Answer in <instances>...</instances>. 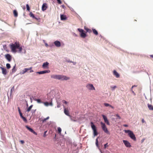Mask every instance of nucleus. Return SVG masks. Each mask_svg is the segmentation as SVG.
Listing matches in <instances>:
<instances>
[{"label": "nucleus", "mask_w": 153, "mask_h": 153, "mask_svg": "<svg viewBox=\"0 0 153 153\" xmlns=\"http://www.w3.org/2000/svg\"><path fill=\"white\" fill-rule=\"evenodd\" d=\"M10 47L12 52L16 53L17 52H21L22 50V48L20 46L19 42H15L14 43H12L10 45Z\"/></svg>", "instance_id": "1"}, {"label": "nucleus", "mask_w": 153, "mask_h": 153, "mask_svg": "<svg viewBox=\"0 0 153 153\" xmlns=\"http://www.w3.org/2000/svg\"><path fill=\"white\" fill-rule=\"evenodd\" d=\"M51 78L61 80H67L70 79L69 77L62 75H52L51 76Z\"/></svg>", "instance_id": "2"}, {"label": "nucleus", "mask_w": 153, "mask_h": 153, "mask_svg": "<svg viewBox=\"0 0 153 153\" xmlns=\"http://www.w3.org/2000/svg\"><path fill=\"white\" fill-rule=\"evenodd\" d=\"M124 131L126 133H128L129 136L134 141L136 140L135 135L132 131L129 130H125Z\"/></svg>", "instance_id": "3"}, {"label": "nucleus", "mask_w": 153, "mask_h": 153, "mask_svg": "<svg viewBox=\"0 0 153 153\" xmlns=\"http://www.w3.org/2000/svg\"><path fill=\"white\" fill-rule=\"evenodd\" d=\"M91 126L92 129L93 131V134L94 136H97L98 134V133L97 131L96 127L94 125L92 122L91 123Z\"/></svg>", "instance_id": "4"}, {"label": "nucleus", "mask_w": 153, "mask_h": 153, "mask_svg": "<svg viewBox=\"0 0 153 153\" xmlns=\"http://www.w3.org/2000/svg\"><path fill=\"white\" fill-rule=\"evenodd\" d=\"M100 124L101 125V127L102 129L106 133L108 134L109 133V131L106 128V127L104 123L102 122H101Z\"/></svg>", "instance_id": "5"}, {"label": "nucleus", "mask_w": 153, "mask_h": 153, "mask_svg": "<svg viewBox=\"0 0 153 153\" xmlns=\"http://www.w3.org/2000/svg\"><path fill=\"white\" fill-rule=\"evenodd\" d=\"M86 87L88 89L90 90H95V88L93 86V85L91 84H88L86 86Z\"/></svg>", "instance_id": "6"}, {"label": "nucleus", "mask_w": 153, "mask_h": 153, "mask_svg": "<svg viewBox=\"0 0 153 153\" xmlns=\"http://www.w3.org/2000/svg\"><path fill=\"white\" fill-rule=\"evenodd\" d=\"M123 142L125 146L127 147H131V145L130 143L127 140H123Z\"/></svg>", "instance_id": "7"}, {"label": "nucleus", "mask_w": 153, "mask_h": 153, "mask_svg": "<svg viewBox=\"0 0 153 153\" xmlns=\"http://www.w3.org/2000/svg\"><path fill=\"white\" fill-rule=\"evenodd\" d=\"M102 117L104 120L105 122L106 123V124L108 125H109L110 124L109 123L107 119V117L106 116H105V115H102Z\"/></svg>", "instance_id": "8"}, {"label": "nucleus", "mask_w": 153, "mask_h": 153, "mask_svg": "<svg viewBox=\"0 0 153 153\" xmlns=\"http://www.w3.org/2000/svg\"><path fill=\"white\" fill-rule=\"evenodd\" d=\"M5 57L8 61L10 62L11 60V56L9 54H7L5 55Z\"/></svg>", "instance_id": "9"}, {"label": "nucleus", "mask_w": 153, "mask_h": 153, "mask_svg": "<svg viewBox=\"0 0 153 153\" xmlns=\"http://www.w3.org/2000/svg\"><path fill=\"white\" fill-rule=\"evenodd\" d=\"M0 68L2 70V74L4 75H6L7 74L6 69L1 67H0Z\"/></svg>", "instance_id": "10"}, {"label": "nucleus", "mask_w": 153, "mask_h": 153, "mask_svg": "<svg viewBox=\"0 0 153 153\" xmlns=\"http://www.w3.org/2000/svg\"><path fill=\"white\" fill-rule=\"evenodd\" d=\"M47 8V4L45 3H43L42 6V10L44 11L46 10Z\"/></svg>", "instance_id": "11"}, {"label": "nucleus", "mask_w": 153, "mask_h": 153, "mask_svg": "<svg viewBox=\"0 0 153 153\" xmlns=\"http://www.w3.org/2000/svg\"><path fill=\"white\" fill-rule=\"evenodd\" d=\"M26 127L30 132L33 133L35 135H37V133L32 128H30L27 126H26Z\"/></svg>", "instance_id": "12"}, {"label": "nucleus", "mask_w": 153, "mask_h": 153, "mask_svg": "<svg viewBox=\"0 0 153 153\" xmlns=\"http://www.w3.org/2000/svg\"><path fill=\"white\" fill-rule=\"evenodd\" d=\"M50 71L49 70H44L40 72H38L37 73L39 74H42L46 73H49L50 72Z\"/></svg>", "instance_id": "13"}, {"label": "nucleus", "mask_w": 153, "mask_h": 153, "mask_svg": "<svg viewBox=\"0 0 153 153\" xmlns=\"http://www.w3.org/2000/svg\"><path fill=\"white\" fill-rule=\"evenodd\" d=\"M54 43L57 47H59L61 46V43L60 42L58 41H55L54 42Z\"/></svg>", "instance_id": "14"}, {"label": "nucleus", "mask_w": 153, "mask_h": 153, "mask_svg": "<svg viewBox=\"0 0 153 153\" xmlns=\"http://www.w3.org/2000/svg\"><path fill=\"white\" fill-rule=\"evenodd\" d=\"M48 65L49 63L46 62L43 63L42 67L44 68H48Z\"/></svg>", "instance_id": "15"}, {"label": "nucleus", "mask_w": 153, "mask_h": 153, "mask_svg": "<svg viewBox=\"0 0 153 153\" xmlns=\"http://www.w3.org/2000/svg\"><path fill=\"white\" fill-rule=\"evenodd\" d=\"M30 16L31 17H32L33 18H34L37 20H39V19H40L39 18H37L36 17H35L33 13L31 12H30Z\"/></svg>", "instance_id": "16"}, {"label": "nucleus", "mask_w": 153, "mask_h": 153, "mask_svg": "<svg viewBox=\"0 0 153 153\" xmlns=\"http://www.w3.org/2000/svg\"><path fill=\"white\" fill-rule=\"evenodd\" d=\"M64 112L65 114L67 115L70 116V115L69 114V111L68 109H66V108H65L64 109Z\"/></svg>", "instance_id": "17"}, {"label": "nucleus", "mask_w": 153, "mask_h": 153, "mask_svg": "<svg viewBox=\"0 0 153 153\" xmlns=\"http://www.w3.org/2000/svg\"><path fill=\"white\" fill-rule=\"evenodd\" d=\"M113 74L117 78H119L120 77L119 74L115 70L114 71Z\"/></svg>", "instance_id": "18"}, {"label": "nucleus", "mask_w": 153, "mask_h": 153, "mask_svg": "<svg viewBox=\"0 0 153 153\" xmlns=\"http://www.w3.org/2000/svg\"><path fill=\"white\" fill-rule=\"evenodd\" d=\"M61 19V20H65L66 19L67 17L66 16L64 15H61L60 16Z\"/></svg>", "instance_id": "19"}, {"label": "nucleus", "mask_w": 153, "mask_h": 153, "mask_svg": "<svg viewBox=\"0 0 153 153\" xmlns=\"http://www.w3.org/2000/svg\"><path fill=\"white\" fill-rule=\"evenodd\" d=\"M148 107L150 110H153V106L149 104H148Z\"/></svg>", "instance_id": "20"}, {"label": "nucleus", "mask_w": 153, "mask_h": 153, "mask_svg": "<svg viewBox=\"0 0 153 153\" xmlns=\"http://www.w3.org/2000/svg\"><path fill=\"white\" fill-rule=\"evenodd\" d=\"M13 13L15 17H16L18 16V12L16 10H15L13 11Z\"/></svg>", "instance_id": "21"}, {"label": "nucleus", "mask_w": 153, "mask_h": 153, "mask_svg": "<svg viewBox=\"0 0 153 153\" xmlns=\"http://www.w3.org/2000/svg\"><path fill=\"white\" fill-rule=\"evenodd\" d=\"M104 105L106 107L109 106V107H111L112 108H114V107L113 106H112L111 105H110V104H109L108 103H104Z\"/></svg>", "instance_id": "22"}, {"label": "nucleus", "mask_w": 153, "mask_h": 153, "mask_svg": "<svg viewBox=\"0 0 153 153\" xmlns=\"http://www.w3.org/2000/svg\"><path fill=\"white\" fill-rule=\"evenodd\" d=\"M84 28L87 32H88L89 33H91L92 32V30L91 29H89L86 27H85Z\"/></svg>", "instance_id": "23"}, {"label": "nucleus", "mask_w": 153, "mask_h": 153, "mask_svg": "<svg viewBox=\"0 0 153 153\" xmlns=\"http://www.w3.org/2000/svg\"><path fill=\"white\" fill-rule=\"evenodd\" d=\"M92 31L93 33L96 35L98 34V33L97 31L95 29H93Z\"/></svg>", "instance_id": "24"}, {"label": "nucleus", "mask_w": 153, "mask_h": 153, "mask_svg": "<svg viewBox=\"0 0 153 153\" xmlns=\"http://www.w3.org/2000/svg\"><path fill=\"white\" fill-rule=\"evenodd\" d=\"M80 36L82 37L85 38L86 37V35L85 33L83 32V33H81Z\"/></svg>", "instance_id": "25"}, {"label": "nucleus", "mask_w": 153, "mask_h": 153, "mask_svg": "<svg viewBox=\"0 0 153 153\" xmlns=\"http://www.w3.org/2000/svg\"><path fill=\"white\" fill-rule=\"evenodd\" d=\"M33 106V105H30L27 109V110H26V111L28 112H29V111H30V110H31V109H32V107Z\"/></svg>", "instance_id": "26"}, {"label": "nucleus", "mask_w": 153, "mask_h": 153, "mask_svg": "<svg viewBox=\"0 0 153 153\" xmlns=\"http://www.w3.org/2000/svg\"><path fill=\"white\" fill-rule=\"evenodd\" d=\"M26 68V70L27 71H28L30 70V73H32V72H33V71L32 70V67H30L29 68Z\"/></svg>", "instance_id": "27"}, {"label": "nucleus", "mask_w": 153, "mask_h": 153, "mask_svg": "<svg viewBox=\"0 0 153 153\" xmlns=\"http://www.w3.org/2000/svg\"><path fill=\"white\" fill-rule=\"evenodd\" d=\"M34 100L35 101H37V102L38 103H43V102L41 101V100L40 99H34Z\"/></svg>", "instance_id": "28"}, {"label": "nucleus", "mask_w": 153, "mask_h": 153, "mask_svg": "<svg viewBox=\"0 0 153 153\" xmlns=\"http://www.w3.org/2000/svg\"><path fill=\"white\" fill-rule=\"evenodd\" d=\"M49 117H47V118H45L44 119H42V122L43 123H44V122H45L46 120H48L49 119Z\"/></svg>", "instance_id": "29"}, {"label": "nucleus", "mask_w": 153, "mask_h": 153, "mask_svg": "<svg viewBox=\"0 0 153 153\" xmlns=\"http://www.w3.org/2000/svg\"><path fill=\"white\" fill-rule=\"evenodd\" d=\"M15 66L16 65H15L13 67V68L12 70V73L15 72L16 71V70L15 69Z\"/></svg>", "instance_id": "30"}, {"label": "nucleus", "mask_w": 153, "mask_h": 153, "mask_svg": "<svg viewBox=\"0 0 153 153\" xmlns=\"http://www.w3.org/2000/svg\"><path fill=\"white\" fill-rule=\"evenodd\" d=\"M117 88V86L115 85L113 86H111V88L112 90H114L116 88Z\"/></svg>", "instance_id": "31"}, {"label": "nucleus", "mask_w": 153, "mask_h": 153, "mask_svg": "<svg viewBox=\"0 0 153 153\" xmlns=\"http://www.w3.org/2000/svg\"><path fill=\"white\" fill-rule=\"evenodd\" d=\"M27 72L26 68H25L22 70V74H24Z\"/></svg>", "instance_id": "32"}, {"label": "nucleus", "mask_w": 153, "mask_h": 153, "mask_svg": "<svg viewBox=\"0 0 153 153\" xmlns=\"http://www.w3.org/2000/svg\"><path fill=\"white\" fill-rule=\"evenodd\" d=\"M6 66L7 68L8 69L10 68L11 67L10 64L9 63L7 64L6 65Z\"/></svg>", "instance_id": "33"}, {"label": "nucleus", "mask_w": 153, "mask_h": 153, "mask_svg": "<svg viewBox=\"0 0 153 153\" xmlns=\"http://www.w3.org/2000/svg\"><path fill=\"white\" fill-rule=\"evenodd\" d=\"M26 6L27 8V10L29 11L30 10V8L29 7V5L28 4H26Z\"/></svg>", "instance_id": "34"}, {"label": "nucleus", "mask_w": 153, "mask_h": 153, "mask_svg": "<svg viewBox=\"0 0 153 153\" xmlns=\"http://www.w3.org/2000/svg\"><path fill=\"white\" fill-rule=\"evenodd\" d=\"M22 118L23 119V120L25 122V123H27V120L26 118L25 117H23Z\"/></svg>", "instance_id": "35"}, {"label": "nucleus", "mask_w": 153, "mask_h": 153, "mask_svg": "<svg viewBox=\"0 0 153 153\" xmlns=\"http://www.w3.org/2000/svg\"><path fill=\"white\" fill-rule=\"evenodd\" d=\"M43 103L46 106H48L49 105V103L48 102H45Z\"/></svg>", "instance_id": "36"}, {"label": "nucleus", "mask_w": 153, "mask_h": 153, "mask_svg": "<svg viewBox=\"0 0 153 153\" xmlns=\"http://www.w3.org/2000/svg\"><path fill=\"white\" fill-rule=\"evenodd\" d=\"M58 133L59 134H61V131H62V129H61V128L60 127H58Z\"/></svg>", "instance_id": "37"}, {"label": "nucleus", "mask_w": 153, "mask_h": 153, "mask_svg": "<svg viewBox=\"0 0 153 153\" xmlns=\"http://www.w3.org/2000/svg\"><path fill=\"white\" fill-rule=\"evenodd\" d=\"M96 146L97 147H98V138H97L96 139Z\"/></svg>", "instance_id": "38"}, {"label": "nucleus", "mask_w": 153, "mask_h": 153, "mask_svg": "<svg viewBox=\"0 0 153 153\" xmlns=\"http://www.w3.org/2000/svg\"><path fill=\"white\" fill-rule=\"evenodd\" d=\"M78 30L81 33L83 32V30L82 29L80 28L78 29Z\"/></svg>", "instance_id": "39"}, {"label": "nucleus", "mask_w": 153, "mask_h": 153, "mask_svg": "<svg viewBox=\"0 0 153 153\" xmlns=\"http://www.w3.org/2000/svg\"><path fill=\"white\" fill-rule=\"evenodd\" d=\"M108 143H107L104 145V149H106L107 147L108 146Z\"/></svg>", "instance_id": "40"}, {"label": "nucleus", "mask_w": 153, "mask_h": 153, "mask_svg": "<svg viewBox=\"0 0 153 153\" xmlns=\"http://www.w3.org/2000/svg\"><path fill=\"white\" fill-rule=\"evenodd\" d=\"M58 3L59 4H62V2L60 0H57Z\"/></svg>", "instance_id": "41"}, {"label": "nucleus", "mask_w": 153, "mask_h": 153, "mask_svg": "<svg viewBox=\"0 0 153 153\" xmlns=\"http://www.w3.org/2000/svg\"><path fill=\"white\" fill-rule=\"evenodd\" d=\"M18 110L19 112V114L22 113L19 107H18Z\"/></svg>", "instance_id": "42"}, {"label": "nucleus", "mask_w": 153, "mask_h": 153, "mask_svg": "<svg viewBox=\"0 0 153 153\" xmlns=\"http://www.w3.org/2000/svg\"><path fill=\"white\" fill-rule=\"evenodd\" d=\"M62 102L63 103H64L65 104H67V101H66L65 100H63L62 101Z\"/></svg>", "instance_id": "43"}, {"label": "nucleus", "mask_w": 153, "mask_h": 153, "mask_svg": "<svg viewBox=\"0 0 153 153\" xmlns=\"http://www.w3.org/2000/svg\"><path fill=\"white\" fill-rule=\"evenodd\" d=\"M116 117H117V118H118V119H121V117L118 114H117L116 115Z\"/></svg>", "instance_id": "44"}, {"label": "nucleus", "mask_w": 153, "mask_h": 153, "mask_svg": "<svg viewBox=\"0 0 153 153\" xmlns=\"http://www.w3.org/2000/svg\"><path fill=\"white\" fill-rule=\"evenodd\" d=\"M47 132V131H45L44 132V134L43 135V137H45L46 136V132Z\"/></svg>", "instance_id": "45"}, {"label": "nucleus", "mask_w": 153, "mask_h": 153, "mask_svg": "<svg viewBox=\"0 0 153 153\" xmlns=\"http://www.w3.org/2000/svg\"><path fill=\"white\" fill-rule=\"evenodd\" d=\"M20 142L22 144H23L25 143L24 141L23 140H21L20 141Z\"/></svg>", "instance_id": "46"}, {"label": "nucleus", "mask_w": 153, "mask_h": 153, "mask_svg": "<svg viewBox=\"0 0 153 153\" xmlns=\"http://www.w3.org/2000/svg\"><path fill=\"white\" fill-rule=\"evenodd\" d=\"M19 114H20V116L21 118H22V117H24L23 116V114H22V113Z\"/></svg>", "instance_id": "47"}, {"label": "nucleus", "mask_w": 153, "mask_h": 153, "mask_svg": "<svg viewBox=\"0 0 153 153\" xmlns=\"http://www.w3.org/2000/svg\"><path fill=\"white\" fill-rule=\"evenodd\" d=\"M49 103V105H50L51 106L53 105V103H52V101L50 103Z\"/></svg>", "instance_id": "48"}, {"label": "nucleus", "mask_w": 153, "mask_h": 153, "mask_svg": "<svg viewBox=\"0 0 153 153\" xmlns=\"http://www.w3.org/2000/svg\"><path fill=\"white\" fill-rule=\"evenodd\" d=\"M123 126L125 127H127L128 126V125L127 124H124L123 125Z\"/></svg>", "instance_id": "49"}, {"label": "nucleus", "mask_w": 153, "mask_h": 153, "mask_svg": "<svg viewBox=\"0 0 153 153\" xmlns=\"http://www.w3.org/2000/svg\"><path fill=\"white\" fill-rule=\"evenodd\" d=\"M142 123H144V122H145V121L144 120V119H143L142 120Z\"/></svg>", "instance_id": "50"}, {"label": "nucleus", "mask_w": 153, "mask_h": 153, "mask_svg": "<svg viewBox=\"0 0 153 153\" xmlns=\"http://www.w3.org/2000/svg\"><path fill=\"white\" fill-rule=\"evenodd\" d=\"M36 111V109H35L34 110H33V113H35Z\"/></svg>", "instance_id": "51"}, {"label": "nucleus", "mask_w": 153, "mask_h": 153, "mask_svg": "<svg viewBox=\"0 0 153 153\" xmlns=\"http://www.w3.org/2000/svg\"><path fill=\"white\" fill-rule=\"evenodd\" d=\"M57 108H59V107H60V105H57Z\"/></svg>", "instance_id": "52"}, {"label": "nucleus", "mask_w": 153, "mask_h": 153, "mask_svg": "<svg viewBox=\"0 0 153 153\" xmlns=\"http://www.w3.org/2000/svg\"><path fill=\"white\" fill-rule=\"evenodd\" d=\"M151 56L152 57V58H153V55H151Z\"/></svg>", "instance_id": "53"}, {"label": "nucleus", "mask_w": 153, "mask_h": 153, "mask_svg": "<svg viewBox=\"0 0 153 153\" xmlns=\"http://www.w3.org/2000/svg\"><path fill=\"white\" fill-rule=\"evenodd\" d=\"M45 45H46V46H48V44H45Z\"/></svg>", "instance_id": "54"}, {"label": "nucleus", "mask_w": 153, "mask_h": 153, "mask_svg": "<svg viewBox=\"0 0 153 153\" xmlns=\"http://www.w3.org/2000/svg\"><path fill=\"white\" fill-rule=\"evenodd\" d=\"M134 86H134V85L133 86H132V88H133V87H134Z\"/></svg>", "instance_id": "55"}, {"label": "nucleus", "mask_w": 153, "mask_h": 153, "mask_svg": "<svg viewBox=\"0 0 153 153\" xmlns=\"http://www.w3.org/2000/svg\"><path fill=\"white\" fill-rule=\"evenodd\" d=\"M23 9H25V7H24V8H23Z\"/></svg>", "instance_id": "56"}]
</instances>
